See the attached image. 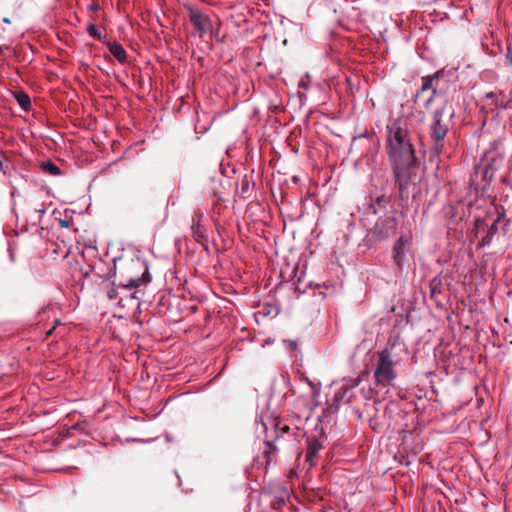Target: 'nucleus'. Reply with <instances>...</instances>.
Listing matches in <instances>:
<instances>
[{
	"instance_id": "obj_1",
	"label": "nucleus",
	"mask_w": 512,
	"mask_h": 512,
	"mask_svg": "<svg viewBox=\"0 0 512 512\" xmlns=\"http://www.w3.org/2000/svg\"><path fill=\"white\" fill-rule=\"evenodd\" d=\"M387 153L392 163L395 183L401 193L408 189L409 169L415 164L416 157L408 137V122L397 118L387 126Z\"/></svg>"
},
{
	"instance_id": "obj_2",
	"label": "nucleus",
	"mask_w": 512,
	"mask_h": 512,
	"mask_svg": "<svg viewBox=\"0 0 512 512\" xmlns=\"http://www.w3.org/2000/svg\"><path fill=\"white\" fill-rule=\"evenodd\" d=\"M453 116L454 110L448 103H444L432 114L430 122V138L434 142L432 150L437 155H439L444 148V139L449 131Z\"/></svg>"
},
{
	"instance_id": "obj_3",
	"label": "nucleus",
	"mask_w": 512,
	"mask_h": 512,
	"mask_svg": "<svg viewBox=\"0 0 512 512\" xmlns=\"http://www.w3.org/2000/svg\"><path fill=\"white\" fill-rule=\"evenodd\" d=\"M374 376L377 384L382 386L389 385L396 378L394 362L388 349H384L378 354V362Z\"/></svg>"
},
{
	"instance_id": "obj_4",
	"label": "nucleus",
	"mask_w": 512,
	"mask_h": 512,
	"mask_svg": "<svg viewBox=\"0 0 512 512\" xmlns=\"http://www.w3.org/2000/svg\"><path fill=\"white\" fill-rule=\"evenodd\" d=\"M443 74V71H438L433 75H427L421 78V87L420 90L416 93L415 97L416 99H423L424 94L427 91L431 92L430 95L424 99L423 104L425 108H428L430 106L434 97L436 96L437 90L439 88L440 77H442Z\"/></svg>"
},
{
	"instance_id": "obj_5",
	"label": "nucleus",
	"mask_w": 512,
	"mask_h": 512,
	"mask_svg": "<svg viewBox=\"0 0 512 512\" xmlns=\"http://www.w3.org/2000/svg\"><path fill=\"white\" fill-rule=\"evenodd\" d=\"M149 281V270L148 267H145L141 277L131 278L126 284H121L120 286L112 285L107 291V297L112 301L119 300L121 291L125 292L126 290H131L132 288H138L141 285L147 284Z\"/></svg>"
},
{
	"instance_id": "obj_6",
	"label": "nucleus",
	"mask_w": 512,
	"mask_h": 512,
	"mask_svg": "<svg viewBox=\"0 0 512 512\" xmlns=\"http://www.w3.org/2000/svg\"><path fill=\"white\" fill-rule=\"evenodd\" d=\"M396 212H393L391 215H387L385 217H381L376 222L373 233L379 239H387L392 237L397 232L398 220L395 216Z\"/></svg>"
},
{
	"instance_id": "obj_7",
	"label": "nucleus",
	"mask_w": 512,
	"mask_h": 512,
	"mask_svg": "<svg viewBox=\"0 0 512 512\" xmlns=\"http://www.w3.org/2000/svg\"><path fill=\"white\" fill-rule=\"evenodd\" d=\"M410 246V238L400 236L393 245L392 257L398 268H402L407 261V253Z\"/></svg>"
},
{
	"instance_id": "obj_8",
	"label": "nucleus",
	"mask_w": 512,
	"mask_h": 512,
	"mask_svg": "<svg viewBox=\"0 0 512 512\" xmlns=\"http://www.w3.org/2000/svg\"><path fill=\"white\" fill-rule=\"evenodd\" d=\"M190 21L193 26L199 31L200 36L207 33L212 29V22L210 18L199 11H192L190 15Z\"/></svg>"
},
{
	"instance_id": "obj_9",
	"label": "nucleus",
	"mask_w": 512,
	"mask_h": 512,
	"mask_svg": "<svg viewBox=\"0 0 512 512\" xmlns=\"http://www.w3.org/2000/svg\"><path fill=\"white\" fill-rule=\"evenodd\" d=\"M202 219H203V213L200 211H195L193 218H192L191 230H192L193 238L198 243H202L207 240L206 230L203 227V225L201 224Z\"/></svg>"
},
{
	"instance_id": "obj_10",
	"label": "nucleus",
	"mask_w": 512,
	"mask_h": 512,
	"mask_svg": "<svg viewBox=\"0 0 512 512\" xmlns=\"http://www.w3.org/2000/svg\"><path fill=\"white\" fill-rule=\"evenodd\" d=\"M430 297L436 303L440 302L439 296L444 292V283L440 276H435L429 284Z\"/></svg>"
},
{
	"instance_id": "obj_11",
	"label": "nucleus",
	"mask_w": 512,
	"mask_h": 512,
	"mask_svg": "<svg viewBox=\"0 0 512 512\" xmlns=\"http://www.w3.org/2000/svg\"><path fill=\"white\" fill-rule=\"evenodd\" d=\"M110 53L121 63L127 62V54L123 46L118 42H108Z\"/></svg>"
},
{
	"instance_id": "obj_12",
	"label": "nucleus",
	"mask_w": 512,
	"mask_h": 512,
	"mask_svg": "<svg viewBox=\"0 0 512 512\" xmlns=\"http://www.w3.org/2000/svg\"><path fill=\"white\" fill-rule=\"evenodd\" d=\"M322 449V444L316 438L308 440L307 453H306V461L310 462L312 465L313 458L318 454V452Z\"/></svg>"
},
{
	"instance_id": "obj_13",
	"label": "nucleus",
	"mask_w": 512,
	"mask_h": 512,
	"mask_svg": "<svg viewBox=\"0 0 512 512\" xmlns=\"http://www.w3.org/2000/svg\"><path fill=\"white\" fill-rule=\"evenodd\" d=\"M14 97L24 111H29L31 109V100L27 93L18 91L14 94Z\"/></svg>"
},
{
	"instance_id": "obj_14",
	"label": "nucleus",
	"mask_w": 512,
	"mask_h": 512,
	"mask_svg": "<svg viewBox=\"0 0 512 512\" xmlns=\"http://www.w3.org/2000/svg\"><path fill=\"white\" fill-rule=\"evenodd\" d=\"M389 202L390 198L387 197L386 195L378 196L375 200V203L369 205V209L372 211L373 214L376 215L378 213L376 206H378L379 208H386Z\"/></svg>"
},
{
	"instance_id": "obj_15",
	"label": "nucleus",
	"mask_w": 512,
	"mask_h": 512,
	"mask_svg": "<svg viewBox=\"0 0 512 512\" xmlns=\"http://www.w3.org/2000/svg\"><path fill=\"white\" fill-rule=\"evenodd\" d=\"M360 383L359 378L350 379L349 381L345 382L341 386L342 395L341 397H346L347 393H350L354 388H356Z\"/></svg>"
},
{
	"instance_id": "obj_16",
	"label": "nucleus",
	"mask_w": 512,
	"mask_h": 512,
	"mask_svg": "<svg viewBox=\"0 0 512 512\" xmlns=\"http://www.w3.org/2000/svg\"><path fill=\"white\" fill-rule=\"evenodd\" d=\"M41 167L45 172L49 173L50 175L58 176L61 174L60 168L51 161L43 162L41 164Z\"/></svg>"
},
{
	"instance_id": "obj_17",
	"label": "nucleus",
	"mask_w": 512,
	"mask_h": 512,
	"mask_svg": "<svg viewBox=\"0 0 512 512\" xmlns=\"http://www.w3.org/2000/svg\"><path fill=\"white\" fill-rule=\"evenodd\" d=\"M266 446L268 447V449L264 451V455H265V458L267 459L266 465H269L270 462L272 461V455H275L278 450L273 442H270V441L266 442Z\"/></svg>"
},
{
	"instance_id": "obj_18",
	"label": "nucleus",
	"mask_w": 512,
	"mask_h": 512,
	"mask_svg": "<svg viewBox=\"0 0 512 512\" xmlns=\"http://www.w3.org/2000/svg\"><path fill=\"white\" fill-rule=\"evenodd\" d=\"M130 290H126L125 292L121 291L120 298L118 300V305L121 307L126 306L127 301H132L136 299L135 293H128Z\"/></svg>"
},
{
	"instance_id": "obj_19",
	"label": "nucleus",
	"mask_w": 512,
	"mask_h": 512,
	"mask_svg": "<svg viewBox=\"0 0 512 512\" xmlns=\"http://www.w3.org/2000/svg\"><path fill=\"white\" fill-rule=\"evenodd\" d=\"M342 391L341 389L335 394V400L337 402H343L346 404H350L352 402V398L354 396L353 390L350 393H347L346 397H341Z\"/></svg>"
},
{
	"instance_id": "obj_20",
	"label": "nucleus",
	"mask_w": 512,
	"mask_h": 512,
	"mask_svg": "<svg viewBox=\"0 0 512 512\" xmlns=\"http://www.w3.org/2000/svg\"><path fill=\"white\" fill-rule=\"evenodd\" d=\"M87 32L91 37L102 40V34L94 24L88 25Z\"/></svg>"
},
{
	"instance_id": "obj_21",
	"label": "nucleus",
	"mask_w": 512,
	"mask_h": 512,
	"mask_svg": "<svg viewBox=\"0 0 512 512\" xmlns=\"http://www.w3.org/2000/svg\"><path fill=\"white\" fill-rule=\"evenodd\" d=\"M493 236H494V232H487V234L485 236H483L480 245L481 246L489 245Z\"/></svg>"
},
{
	"instance_id": "obj_22",
	"label": "nucleus",
	"mask_w": 512,
	"mask_h": 512,
	"mask_svg": "<svg viewBox=\"0 0 512 512\" xmlns=\"http://www.w3.org/2000/svg\"><path fill=\"white\" fill-rule=\"evenodd\" d=\"M500 221V217L493 221L492 225L489 227L487 232H494V235L497 232V224Z\"/></svg>"
},
{
	"instance_id": "obj_23",
	"label": "nucleus",
	"mask_w": 512,
	"mask_h": 512,
	"mask_svg": "<svg viewBox=\"0 0 512 512\" xmlns=\"http://www.w3.org/2000/svg\"><path fill=\"white\" fill-rule=\"evenodd\" d=\"M299 87H301L303 89H308V87H309V76L308 75L306 76V79H301V81L299 82Z\"/></svg>"
},
{
	"instance_id": "obj_24",
	"label": "nucleus",
	"mask_w": 512,
	"mask_h": 512,
	"mask_svg": "<svg viewBox=\"0 0 512 512\" xmlns=\"http://www.w3.org/2000/svg\"><path fill=\"white\" fill-rule=\"evenodd\" d=\"M34 212H35V213H39V215L41 216V215H43V214H45V213H46V209H45L44 207H41V208H35V209H34Z\"/></svg>"
},
{
	"instance_id": "obj_25",
	"label": "nucleus",
	"mask_w": 512,
	"mask_h": 512,
	"mask_svg": "<svg viewBox=\"0 0 512 512\" xmlns=\"http://www.w3.org/2000/svg\"><path fill=\"white\" fill-rule=\"evenodd\" d=\"M3 22H4V23H6V24H10V23H11L10 19H9V18H7V17H5V18L3 19Z\"/></svg>"
},
{
	"instance_id": "obj_26",
	"label": "nucleus",
	"mask_w": 512,
	"mask_h": 512,
	"mask_svg": "<svg viewBox=\"0 0 512 512\" xmlns=\"http://www.w3.org/2000/svg\"><path fill=\"white\" fill-rule=\"evenodd\" d=\"M91 9H93V10H97V9H98V5H97V4H92V5H91Z\"/></svg>"
},
{
	"instance_id": "obj_27",
	"label": "nucleus",
	"mask_w": 512,
	"mask_h": 512,
	"mask_svg": "<svg viewBox=\"0 0 512 512\" xmlns=\"http://www.w3.org/2000/svg\"><path fill=\"white\" fill-rule=\"evenodd\" d=\"M62 226L67 227L68 226V221H66V220L62 221Z\"/></svg>"
},
{
	"instance_id": "obj_28",
	"label": "nucleus",
	"mask_w": 512,
	"mask_h": 512,
	"mask_svg": "<svg viewBox=\"0 0 512 512\" xmlns=\"http://www.w3.org/2000/svg\"><path fill=\"white\" fill-rule=\"evenodd\" d=\"M54 327L47 331V335H50L53 331Z\"/></svg>"
},
{
	"instance_id": "obj_29",
	"label": "nucleus",
	"mask_w": 512,
	"mask_h": 512,
	"mask_svg": "<svg viewBox=\"0 0 512 512\" xmlns=\"http://www.w3.org/2000/svg\"><path fill=\"white\" fill-rule=\"evenodd\" d=\"M2 168V156H0V169Z\"/></svg>"
},
{
	"instance_id": "obj_30",
	"label": "nucleus",
	"mask_w": 512,
	"mask_h": 512,
	"mask_svg": "<svg viewBox=\"0 0 512 512\" xmlns=\"http://www.w3.org/2000/svg\"><path fill=\"white\" fill-rule=\"evenodd\" d=\"M288 430H289V427H288V426H285V427L283 428V431H288Z\"/></svg>"
},
{
	"instance_id": "obj_31",
	"label": "nucleus",
	"mask_w": 512,
	"mask_h": 512,
	"mask_svg": "<svg viewBox=\"0 0 512 512\" xmlns=\"http://www.w3.org/2000/svg\"><path fill=\"white\" fill-rule=\"evenodd\" d=\"M3 53V47L0 46V55Z\"/></svg>"
},
{
	"instance_id": "obj_32",
	"label": "nucleus",
	"mask_w": 512,
	"mask_h": 512,
	"mask_svg": "<svg viewBox=\"0 0 512 512\" xmlns=\"http://www.w3.org/2000/svg\"><path fill=\"white\" fill-rule=\"evenodd\" d=\"M511 63H512V57H511Z\"/></svg>"
}]
</instances>
